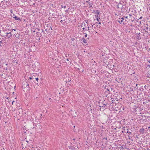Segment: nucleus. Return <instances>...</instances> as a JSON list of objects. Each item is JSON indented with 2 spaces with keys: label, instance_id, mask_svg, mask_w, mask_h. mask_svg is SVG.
<instances>
[{
  "label": "nucleus",
  "instance_id": "obj_1",
  "mask_svg": "<svg viewBox=\"0 0 150 150\" xmlns=\"http://www.w3.org/2000/svg\"><path fill=\"white\" fill-rule=\"evenodd\" d=\"M86 3H87V5L89 8L92 7V5L93 4V0H88L86 1Z\"/></svg>",
  "mask_w": 150,
  "mask_h": 150
},
{
  "label": "nucleus",
  "instance_id": "obj_2",
  "mask_svg": "<svg viewBox=\"0 0 150 150\" xmlns=\"http://www.w3.org/2000/svg\"><path fill=\"white\" fill-rule=\"evenodd\" d=\"M124 18L120 17L117 19V21L120 24L122 23L124 24Z\"/></svg>",
  "mask_w": 150,
  "mask_h": 150
},
{
  "label": "nucleus",
  "instance_id": "obj_3",
  "mask_svg": "<svg viewBox=\"0 0 150 150\" xmlns=\"http://www.w3.org/2000/svg\"><path fill=\"white\" fill-rule=\"evenodd\" d=\"M140 95L141 94H134V96L137 100H141L142 99V97L140 96Z\"/></svg>",
  "mask_w": 150,
  "mask_h": 150
},
{
  "label": "nucleus",
  "instance_id": "obj_4",
  "mask_svg": "<svg viewBox=\"0 0 150 150\" xmlns=\"http://www.w3.org/2000/svg\"><path fill=\"white\" fill-rule=\"evenodd\" d=\"M46 25L48 30H52V23L47 24Z\"/></svg>",
  "mask_w": 150,
  "mask_h": 150
},
{
  "label": "nucleus",
  "instance_id": "obj_5",
  "mask_svg": "<svg viewBox=\"0 0 150 150\" xmlns=\"http://www.w3.org/2000/svg\"><path fill=\"white\" fill-rule=\"evenodd\" d=\"M13 17L16 20L21 21V19L20 18H19L18 17L16 16L14 14L13 15Z\"/></svg>",
  "mask_w": 150,
  "mask_h": 150
},
{
  "label": "nucleus",
  "instance_id": "obj_6",
  "mask_svg": "<svg viewBox=\"0 0 150 150\" xmlns=\"http://www.w3.org/2000/svg\"><path fill=\"white\" fill-rule=\"evenodd\" d=\"M12 35L11 34V33H6V36L8 38H10L11 37Z\"/></svg>",
  "mask_w": 150,
  "mask_h": 150
},
{
  "label": "nucleus",
  "instance_id": "obj_7",
  "mask_svg": "<svg viewBox=\"0 0 150 150\" xmlns=\"http://www.w3.org/2000/svg\"><path fill=\"white\" fill-rule=\"evenodd\" d=\"M98 23L96 22L95 23L93 24L92 25V27H94V28H96V27H97L98 26Z\"/></svg>",
  "mask_w": 150,
  "mask_h": 150
},
{
  "label": "nucleus",
  "instance_id": "obj_8",
  "mask_svg": "<svg viewBox=\"0 0 150 150\" xmlns=\"http://www.w3.org/2000/svg\"><path fill=\"white\" fill-rule=\"evenodd\" d=\"M106 106V104L105 103L100 104V107L105 108Z\"/></svg>",
  "mask_w": 150,
  "mask_h": 150
},
{
  "label": "nucleus",
  "instance_id": "obj_9",
  "mask_svg": "<svg viewBox=\"0 0 150 150\" xmlns=\"http://www.w3.org/2000/svg\"><path fill=\"white\" fill-rule=\"evenodd\" d=\"M149 29V28L148 26L146 25V26H145V28L144 29V30L146 32H148V30Z\"/></svg>",
  "mask_w": 150,
  "mask_h": 150
},
{
  "label": "nucleus",
  "instance_id": "obj_10",
  "mask_svg": "<svg viewBox=\"0 0 150 150\" xmlns=\"http://www.w3.org/2000/svg\"><path fill=\"white\" fill-rule=\"evenodd\" d=\"M82 41L83 43H86L87 42V40L86 39L84 38H82Z\"/></svg>",
  "mask_w": 150,
  "mask_h": 150
},
{
  "label": "nucleus",
  "instance_id": "obj_11",
  "mask_svg": "<svg viewBox=\"0 0 150 150\" xmlns=\"http://www.w3.org/2000/svg\"><path fill=\"white\" fill-rule=\"evenodd\" d=\"M88 29H87L85 28H82V29L83 30H84V31H87V30L89 32H90V31L89 30H90L89 27H88Z\"/></svg>",
  "mask_w": 150,
  "mask_h": 150
},
{
  "label": "nucleus",
  "instance_id": "obj_12",
  "mask_svg": "<svg viewBox=\"0 0 150 150\" xmlns=\"http://www.w3.org/2000/svg\"><path fill=\"white\" fill-rule=\"evenodd\" d=\"M94 12H95L96 13H97V15H99V13L100 12H99V11L98 10H97L96 11H94Z\"/></svg>",
  "mask_w": 150,
  "mask_h": 150
},
{
  "label": "nucleus",
  "instance_id": "obj_13",
  "mask_svg": "<svg viewBox=\"0 0 150 150\" xmlns=\"http://www.w3.org/2000/svg\"><path fill=\"white\" fill-rule=\"evenodd\" d=\"M13 63H16V64H17V62H16V61L15 60H13Z\"/></svg>",
  "mask_w": 150,
  "mask_h": 150
},
{
  "label": "nucleus",
  "instance_id": "obj_14",
  "mask_svg": "<svg viewBox=\"0 0 150 150\" xmlns=\"http://www.w3.org/2000/svg\"><path fill=\"white\" fill-rule=\"evenodd\" d=\"M100 18L97 17V18H96V20L97 21H99V19H100Z\"/></svg>",
  "mask_w": 150,
  "mask_h": 150
},
{
  "label": "nucleus",
  "instance_id": "obj_15",
  "mask_svg": "<svg viewBox=\"0 0 150 150\" xmlns=\"http://www.w3.org/2000/svg\"><path fill=\"white\" fill-rule=\"evenodd\" d=\"M83 34H84L85 35V37H86L87 36V34L86 33H83Z\"/></svg>",
  "mask_w": 150,
  "mask_h": 150
},
{
  "label": "nucleus",
  "instance_id": "obj_16",
  "mask_svg": "<svg viewBox=\"0 0 150 150\" xmlns=\"http://www.w3.org/2000/svg\"><path fill=\"white\" fill-rule=\"evenodd\" d=\"M75 38H71V40L72 41H74V40H75Z\"/></svg>",
  "mask_w": 150,
  "mask_h": 150
},
{
  "label": "nucleus",
  "instance_id": "obj_17",
  "mask_svg": "<svg viewBox=\"0 0 150 150\" xmlns=\"http://www.w3.org/2000/svg\"><path fill=\"white\" fill-rule=\"evenodd\" d=\"M139 40L140 39H141V38L140 37L139 38V36H138V38H137Z\"/></svg>",
  "mask_w": 150,
  "mask_h": 150
},
{
  "label": "nucleus",
  "instance_id": "obj_18",
  "mask_svg": "<svg viewBox=\"0 0 150 150\" xmlns=\"http://www.w3.org/2000/svg\"><path fill=\"white\" fill-rule=\"evenodd\" d=\"M35 79L36 81H38V78H35Z\"/></svg>",
  "mask_w": 150,
  "mask_h": 150
},
{
  "label": "nucleus",
  "instance_id": "obj_19",
  "mask_svg": "<svg viewBox=\"0 0 150 150\" xmlns=\"http://www.w3.org/2000/svg\"><path fill=\"white\" fill-rule=\"evenodd\" d=\"M98 15H95V17H96V18H97V17H98Z\"/></svg>",
  "mask_w": 150,
  "mask_h": 150
},
{
  "label": "nucleus",
  "instance_id": "obj_20",
  "mask_svg": "<svg viewBox=\"0 0 150 150\" xmlns=\"http://www.w3.org/2000/svg\"><path fill=\"white\" fill-rule=\"evenodd\" d=\"M42 32L43 33H45V32H44V31L42 29Z\"/></svg>",
  "mask_w": 150,
  "mask_h": 150
},
{
  "label": "nucleus",
  "instance_id": "obj_21",
  "mask_svg": "<svg viewBox=\"0 0 150 150\" xmlns=\"http://www.w3.org/2000/svg\"><path fill=\"white\" fill-rule=\"evenodd\" d=\"M127 133H129V134H131V132H128V131H127Z\"/></svg>",
  "mask_w": 150,
  "mask_h": 150
},
{
  "label": "nucleus",
  "instance_id": "obj_22",
  "mask_svg": "<svg viewBox=\"0 0 150 150\" xmlns=\"http://www.w3.org/2000/svg\"><path fill=\"white\" fill-rule=\"evenodd\" d=\"M117 7L118 8H120L119 5L118 4V5H117Z\"/></svg>",
  "mask_w": 150,
  "mask_h": 150
},
{
  "label": "nucleus",
  "instance_id": "obj_23",
  "mask_svg": "<svg viewBox=\"0 0 150 150\" xmlns=\"http://www.w3.org/2000/svg\"><path fill=\"white\" fill-rule=\"evenodd\" d=\"M65 20H64V21ZM63 21V20H61L60 21V22L61 23H62V22Z\"/></svg>",
  "mask_w": 150,
  "mask_h": 150
},
{
  "label": "nucleus",
  "instance_id": "obj_24",
  "mask_svg": "<svg viewBox=\"0 0 150 150\" xmlns=\"http://www.w3.org/2000/svg\"><path fill=\"white\" fill-rule=\"evenodd\" d=\"M142 18V16H141V17H140L139 18V19H141Z\"/></svg>",
  "mask_w": 150,
  "mask_h": 150
},
{
  "label": "nucleus",
  "instance_id": "obj_25",
  "mask_svg": "<svg viewBox=\"0 0 150 150\" xmlns=\"http://www.w3.org/2000/svg\"><path fill=\"white\" fill-rule=\"evenodd\" d=\"M48 30V29H45V31H46L47 32V30Z\"/></svg>",
  "mask_w": 150,
  "mask_h": 150
},
{
  "label": "nucleus",
  "instance_id": "obj_26",
  "mask_svg": "<svg viewBox=\"0 0 150 150\" xmlns=\"http://www.w3.org/2000/svg\"><path fill=\"white\" fill-rule=\"evenodd\" d=\"M4 64H5V65H8V64H7V63H6L5 62L4 63Z\"/></svg>",
  "mask_w": 150,
  "mask_h": 150
},
{
  "label": "nucleus",
  "instance_id": "obj_27",
  "mask_svg": "<svg viewBox=\"0 0 150 150\" xmlns=\"http://www.w3.org/2000/svg\"><path fill=\"white\" fill-rule=\"evenodd\" d=\"M101 24V23L100 22H99V23H98V24L99 25H100V24Z\"/></svg>",
  "mask_w": 150,
  "mask_h": 150
},
{
  "label": "nucleus",
  "instance_id": "obj_28",
  "mask_svg": "<svg viewBox=\"0 0 150 150\" xmlns=\"http://www.w3.org/2000/svg\"><path fill=\"white\" fill-rule=\"evenodd\" d=\"M62 7H63L64 8H66V6H64Z\"/></svg>",
  "mask_w": 150,
  "mask_h": 150
},
{
  "label": "nucleus",
  "instance_id": "obj_29",
  "mask_svg": "<svg viewBox=\"0 0 150 150\" xmlns=\"http://www.w3.org/2000/svg\"><path fill=\"white\" fill-rule=\"evenodd\" d=\"M2 40L0 41V44H1L2 43Z\"/></svg>",
  "mask_w": 150,
  "mask_h": 150
},
{
  "label": "nucleus",
  "instance_id": "obj_30",
  "mask_svg": "<svg viewBox=\"0 0 150 150\" xmlns=\"http://www.w3.org/2000/svg\"><path fill=\"white\" fill-rule=\"evenodd\" d=\"M12 30H14V31H16V29H12Z\"/></svg>",
  "mask_w": 150,
  "mask_h": 150
},
{
  "label": "nucleus",
  "instance_id": "obj_31",
  "mask_svg": "<svg viewBox=\"0 0 150 150\" xmlns=\"http://www.w3.org/2000/svg\"><path fill=\"white\" fill-rule=\"evenodd\" d=\"M14 102V101H13L12 102V105H13V103Z\"/></svg>",
  "mask_w": 150,
  "mask_h": 150
},
{
  "label": "nucleus",
  "instance_id": "obj_32",
  "mask_svg": "<svg viewBox=\"0 0 150 150\" xmlns=\"http://www.w3.org/2000/svg\"><path fill=\"white\" fill-rule=\"evenodd\" d=\"M29 79H32V77H29Z\"/></svg>",
  "mask_w": 150,
  "mask_h": 150
},
{
  "label": "nucleus",
  "instance_id": "obj_33",
  "mask_svg": "<svg viewBox=\"0 0 150 150\" xmlns=\"http://www.w3.org/2000/svg\"><path fill=\"white\" fill-rule=\"evenodd\" d=\"M67 61H69V59H67Z\"/></svg>",
  "mask_w": 150,
  "mask_h": 150
},
{
  "label": "nucleus",
  "instance_id": "obj_34",
  "mask_svg": "<svg viewBox=\"0 0 150 150\" xmlns=\"http://www.w3.org/2000/svg\"><path fill=\"white\" fill-rule=\"evenodd\" d=\"M8 68L6 67V70H7V69H8Z\"/></svg>",
  "mask_w": 150,
  "mask_h": 150
},
{
  "label": "nucleus",
  "instance_id": "obj_35",
  "mask_svg": "<svg viewBox=\"0 0 150 150\" xmlns=\"http://www.w3.org/2000/svg\"><path fill=\"white\" fill-rule=\"evenodd\" d=\"M148 62H149V63H150V60H149V61H148Z\"/></svg>",
  "mask_w": 150,
  "mask_h": 150
},
{
  "label": "nucleus",
  "instance_id": "obj_36",
  "mask_svg": "<svg viewBox=\"0 0 150 150\" xmlns=\"http://www.w3.org/2000/svg\"><path fill=\"white\" fill-rule=\"evenodd\" d=\"M125 18H127V16H126L125 17Z\"/></svg>",
  "mask_w": 150,
  "mask_h": 150
},
{
  "label": "nucleus",
  "instance_id": "obj_37",
  "mask_svg": "<svg viewBox=\"0 0 150 150\" xmlns=\"http://www.w3.org/2000/svg\"><path fill=\"white\" fill-rule=\"evenodd\" d=\"M14 92H13L12 93V94H14Z\"/></svg>",
  "mask_w": 150,
  "mask_h": 150
},
{
  "label": "nucleus",
  "instance_id": "obj_38",
  "mask_svg": "<svg viewBox=\"0 0 150 150\" xmlns=\"http://www.w3.org/2000/svg\"><path fill=\"white\" fill-rule=\"evenodd\" d=\"M87 39H89V38H87Z\"/></svg>",
  "mask_w": 150,
  "mask_h": 150
},
{
  "label": "nucleus",
  "instance_id": "obj_39",
  "mask_svg": "<svg viewBox=\"0 0 150 150\" xmlns=\"http://www.w3.org/2000/svg\"><path fill=\"white\" fill-rule=\"evenodd\" d=\"M149 67H150V65H149Z\"/></svg>",
  "mask_w": 150,
  "mask_h": 150
},
{
  "label": "nucleus",
  "instance_id": "obj_40",
  "mask_svg": "<svg viewBox=\"0 0 150 150\" xmlns=\"http://www.w3.org/2000/svg\"><path fill=\"white\" fill-rule=\"evenodd\" d=\"M149 7H150V4H149Z\"/></svg>",
  "mask_w": 150,
  "mask_h": 150
},
{
  "label": "nucleus",
  "instance_id": "obj_41",
  "mask_svg": "<svg viewBox=\"0 0 150 150\" xmlns=\"http://www.w3.org/2000/svg\"><path fill=\"white\" fill-rule=\"evenodd\" d=\"M0 46H1V45L0 44Z\"/></svg>",
  "mask_w": 150,
  "mask_h": 150
},
{
  "label": "nucleus",
  "instance_id": "obj_42",
  "mask_svg": "<svg viewBox=\"0 0 150 150\" xmlns=\"http://www.w3.org/2000/svg\"><path fill=\"white\" fill-rule=\"evenodd\" d=\"M59 94H61V93H59Z\"/></svg>",
  "mask_w": 150,
  "mask_h": 150
},
{
  "label": "nucleus",
  "instance_id": "obj_43",
  "mask_svg": "<svg viewBox=\"0 0 150 150\" xmlns=\"http://www.w3.org/2000/svg\"><path fill=\"white\" fill-rule=\"evenodd\" d=\"M137 86V84L136 85V86Z\"/></svg>",
  "mask_w": 150,
  "mask_h": 150
},
{
  "label": "nucleus",
  "instance_id": "obj_44",
  "mask_svg": "<svg viewBox=\"0 0 150 150\" xmlns=\"http://www.w3.org/2000/svg\"><path fill=\"white\" fill-rule=\"evenodd\" d=\"M86 23H88V22H86Z\"/></svg>",
  "mask_w": 150,
  "mask_h": 150
},
{
  "label": "nucleus",
  "instance_id": "obj_45",
  "mask_svg": "<svg viewBox=\"0 0 150 150\" xmlns=\"http://www.w3.org/2000/svg\"><path fill=\"white\" fill-rule=\"evenodd\" d=\"M86 23H88V22H86Z\"/></svg>",
  "mask_w": 150,
  "mask_h": 150
},
{
  "label": "nucleus",
  "instance_id": "obj_46",
  "mask_svg": "<svg viewBox=\"0 0 150 150\" xmlns=\"http://www.w3.org/2000/svg\"><path fill=\"white\" fill-rule=\"evenodd\" d=\"M86 23H88V22H86Z\"/></svg>",
  "mask_w": 150,
  "mask_h": 150
},
{
  "label": "nucleus",
  "instance_id": "obj_47",
  "mask_svg": "<svg viewBox=\"0 0 150 150\" xmlns=\"http://www.w3.org/2000/svg\"><path fill=\"white\" fill-rule=\"evenodd\" d=\"M149 31H150V28H149Z\"/></svg>",
  "mask_w": 150,
  "mask_h": 150
},
{
  "label": "nucleus",
  "instance_id": "obj_48",
  "mask_svg": "<svg viewBox=\"0 0 150 150\" xmlns=\"http://www.w3.org/2000/svg\"><path fill=\"white\" fill-rule=\"evenodd\" d=\"M27 86H28V84Z\"/></svg>",
  "mask_w": 150,
  "mask_h": 150
}]
</instances>
